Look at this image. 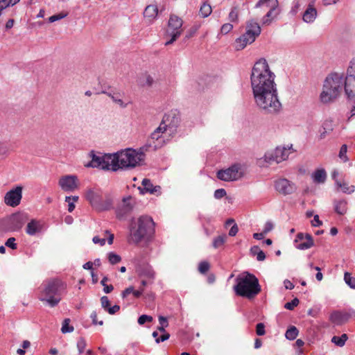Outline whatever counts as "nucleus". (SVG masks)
<instances>
[{"label":"nucleus","mask_w":355,"mask_h":355,"mask_svg":"<svg viewBox=\"0 0 355 355\" xmlns=\"http://www.w3.org/2000/svg\"><path fill=\"white\" fill-rule=\"evenodd\" d=\"M275 74L270 70L265 59L255 62L250 80L254 101L257 105L268 113H276L281 108L278 99Z\"/></svg>","instance_id":"1"},{"label":"nucleus","mask_w":355,"mask_h":355,"mask_svg":"<svg viewBox=\"0 0 355 355\" xmlns=\"http://www.w3.org/2000/svg\"><path fill=\"white\" fill-rule=\"evenodd\" d=\"M66 284L58 279H52L44 282L39 287L38 299L50 306H57L62 300L66 290Z\"/></svg>","instance_id":"2"},{"label":"nucleus","mask_w":355,"mask_h":355,"mask_svg":"<svg viewBox=\"0 0 355 355\" xmlns=\"http://www.w3.org/2000/svg\"><path fill=\"white\" fill-rule=\"evenodd\" d=\"M112 171L130 170L143 164L145 155L141 150L126 148L112 154Z\"/></svg>","instance_id":"3"},{"label":"nucleus","mask_w":355,"mask_h":355,"mask_svg":"<svg viewBox=\"0 0 355 355\" xmlns=\"http://www.w3.org/2000/svg\"><path fill=\"white\" fill-rule=\"evenodd\" d=\"M345 89V76L343 73H331L324 82L320 100L323 103H328L336 100Z\"/></svg>","instance_id":"4"},{"label":"nucleus","mask_w":355,"mask_h":355,"mask_svg":"<svg viewBox=\"0 0 355 355\" xmlns=\"http://www.w3.org/2000/svg\"><path fill=\"white\" fill-rule=\"evenodd\" d=\"M155 223L151 217L142 216L137 221L132 222L130 229L128 241L137 244L148 239L154 232Z\"/></svg>","instance_id":"5"},{"label":"nucleus","mask_w":355,"mask_h":355,"mask_svg":"<svg viewBox=\"0 0 355 355\" xmlns=\"http://www.w3.org/2000/svg\"><path fill=\"white\" fill-rule=\"evenodd\" d=\"M236 284L234 286V291L236 295L252 298L260 291L261 288L257 278L248 272H243L236 277Z\"/></svg>","instance_id":"6"},{"label":"nucleus","mask_w":355,"mask_h":355,"mask_svg":"<svg viewBox=\"0 0 355 355\" xmlns=\"http://www.w3.org/2000/svg\"><path fill=\"white\" fill-rule=\"evenodd\" d=\"M85 197L92 207L98 211L107 210L112 205L111 197L96 187L87 189Z\"/></svg>","instance_id":"7"},{"label":"nucleus","mask_w":355,"mask_h":355,"mask_svg":"<svg viewBox=\"0 0 355 355\" xmlns=\"http://www.w3.org/2000/svg\"><path fill=\"white\" fill-rule=\"evenodd\" d=\"M260 33L261 28L259 24L250 21L247 25L246 32L236 40V49L238 51L243 49L247 44L252 43Z\"/></svg>","instance_id":"8"},{"label":"nucleus","mask_w":355,"mask_h":355,"mask_svg":"<svg viewBox=\"0 0 355 355\" xmlns=\"http://www.w3.org/2000/svg\"><path fill=\"white\" fill-rule=\"evenodd\" d=\"M88 156L91 160L85 164V167L99 168L103 170L112 171V154L101 155L95 154L94 151H91Z\"/></svg>","instance_id":"9"},{"label":"nucleus","mask_w":355,"mask_h":355,"mask_svg":"<svg viewBox=\"0 0 355 355\" xmlns=\"http://www.w3.org/2000/svg\"><path fill=\"white\" fill-rule=\"evenodd\" d=\"M101 93L110 97L112 103L120 109H125L132 104L130 97L125 96L122 90L111 88L109 91L103 90Z\"/></svg>","instance_id":"10"},{"label":"nucleus","mask_w":355,"mask_h":355,"mask_svg":"<svg viewBox=\"0 0 355 355\" xmlns=\"http://www.w3.org/2000/svg\"><path fill=\"white\" fill-rule=\"evenodd\" d=\"M182 24L183 21L180 17L175 15H171L166 33L171 38L165 43V45L167 46L173 44L180 36L183 31L182 28Z\"/></svg>","instance_id":"11"},{"label":"nucleus","mask_w":355,"mask_h":355,"mask_svg":"<svg viewBox=\"0 0 355 355\" xmlns=\"http://www.w3.org/2000/svg\"><path fill=\"white\" fill-rule=\"evenodd\" d=\"M244 173L241 165L236 164L227 169L217 173V178L223 181H234L243 177Z\"/></svg>","instance_id":"12"},{"label":"nucleus","mask_w":355,"mask_h":355,"mask_svg":"<svg viewBox=\"0 0 355 355\" xmlns=\"http://www.w3.org/2000/svg\"><path fill=\"white\" fill-rule=\"evenodd\" d=\"M168 120V116L165 115L163 117L162 122L159 127L151 134L150 139L155 140L157 143L153 144L155 148H159L162 146L164 142L165 135L168 130V125L166 123V121Z\"/></svg>","instance_id":"13"},{"label":"nucleus","mask_w":355,"mask_h":355,"mask_svg":"<svg viewBox=\"0 0 355 355\" xmlns=\"http://www.w3.org/2000/svg\"><path fill=\"white\" fill-rule=\"evenodd\" d=\"M79 180L75 175H65L60 178L58 185L65 192H73L79 188Z\"/></svg>","instance_id":"14"},{"label":"nucleus","mask_w":355,"mask_h":355,"mask_svg":"<svg viewBox=\"0 0 355 355\" xmlns=\"http://www.w3.org/2000/svg\"><path fill=\"white\" fill-rule=\"evenodd\" d=\"M22 190L21 186H17L8 191L4 196L5 204L12 207L18 206L22 198Z\"/></svg>","instance_id":"15"},{"label":"nucleus","mask_w":355,"mask_h":355,"mask_svg":"<svg viewBox=\"0 0 355 355\" xmlns=\"http://www.w3.org/2000/svg\"><path fill=\"white\" fill-rule=\"evenodd\" d=\"M274 186L275 190L283 196L291 194L296 190L295 184L286 178L277 179Z\"/></svg>","instance_id":"16"},{"label":"nucleus","mask_w":355,"mask_h":355,"mask_svg":"<svg viewBox=\"0 0 355 355\" xmlns=\"http://www.w3.org/2000/svg\"><path fill=\"white\" fill-rule=\"evenodd\" d=\"M28 220V217L27 214L15 213L8 218V225L10 230L17 231L20 230Z\"/></svg>","instance_id":"17"},{"label":"nucleus","mask_w":355,"mask_h":355,"mask_svg":"<svg viewBox=\"0 0 355 355\" xmlns=\"http://www.w3.org/2000/svg\"><path fill=\"white\" fill-rule=\"evenodd\" d=\"M291 147L286 148L285 146H279L275 148L272 154L270 155H266V159H272L277 163H280L286 160L291 153Z\"/></svg>","instance_id":"18"},{"label":"nucleus","mask_w":355,"mask_h":355,"mask_svg":"<svg viewBox=\"0 0 355 355\" xmlns=\"http://www.w3.org/2000/svg\"><path fill=\"white\" fill-rule=\"evenodd\" d=\"M295 243L296 248L300 250H306L313 245L312 236L309 234H297Z\"/></svg>","instance_id":"19"},{"label":"nucleus","mask_w":355,"mask_h":355,"mask_svg":"<svg viewBox=\"0 0 355 355\" xmlns=\"http://www.w3.org/2000/svg\"><path fill=\"white\" fill-rule=\"evenodd\" d=\"M135 200L130 196L124 198L117 209V216L123 218L130 213L133 208Z\"/></svg>","instance_id":"20"},{"label":"nucleus","mask_w":355,"mask_h":355,"mask_svg":"<svg viewBox=\"0 0 355 355\" xmlns=\"http://www.w3.org/2000/svg\"><path fill=\"white\" fill-rule=\"evenodd\" d=\"M141 185L143 188L139 187L141 193H149L156 196H160L162 193V188L159 185H153L149 179L144 178L142 180Z\"/></svg>","instance_id":"21"},{"label":"nucleus","mask_w":355,"mask_h":355,"mask_svg":"<svg viewBox=\"0 0 355 355\" xmlns=\"http://www.w3.org/2000/svg\"><path fill=\"white\" fill-rule=\"evenodd\" d=\"M44 225V223L42 220L32 219L26 225V232L30 236H35L42 232Z\"/></svg>","instance_id":"22"},{"label":"nucleus","mask_w":355,"mask_h":355,"mask_svg":"<svg viewBox=\"0 0 355 355\" xmlns=\"http://www.w3.org/2000/svg\"><path fill=\"white\" fill-rule=\"evenodd\" d=\"M350 317L351 315L347 312L336 311L331 313L329 320L332 323L336 325H340L346 322Z\"/></svg>","instance_id":"23"},{"label":"nucleus","mask_w":355,"mask_h":355,"mask_svg":"<svg viewBox=\"0 0 355 355\" xmlns=\"http://www.w3.org/2000/svg\"><path fill=\"white\" fill-rule=\"evenodd\" d=\"M158 8L156 5H148L146 7L144 16L149 23L152 22L157 16Z\"/></svg>","instance_id":"24"},{"label":"nucleus","mask_w":355,"mask_h":355,"mask_svg":"<svg viewBox=\"0 0 355 355\" xmlns=\"http://www.w3.org/2000/svg\"><path fill=\"white\" fill-rule=\"evenodd\" d=\"M313 181L315 184H324L327 180V172L324 168L316 169L311 175Z\"/></svg>","instance_id":"25"},{"label":"nucleus","mask_w":355,"mask_h":355,"mask_svg":"<svg viewBox=\"0 0 355 355\" xmlns=\"http://www.w3.org/2000/svg\"><path fill=\"white\" fill-rule=\"evenodd\" d=\"M316 16V9L312 5H309L304 11L302 19L306 23H312L315 19Z\"/></svg>","instance_id":"26"},{"label":"nucleus","mask_w":355,"mask_h":355,"mask_svg":"<svg viewBox=\"0 0 355 355\" xmlns=\"http://www.w3.org/2000/svg\"><path fill=\"white\" fill-rule=\"evenodd\" d=\"M138 275L141 277H145L148 279H154L155 276V272L153 270V268L149 265H146L139 269Z\"/></svg>","instance_id":"27"},{"label":"nucleus","mask_w":355,"mask_h":355,"mask_svg":"<svg viewBox=\"0 0 355 355\" xmlns=\"http://www.w3.org/2000/svg\"><path fill=\"white\" fill-rule=\"evenodd\" d=\"M334 130V124L331 120H326L320 130V139H323L325 138L327 134H329Z\"/></svg>","instance_id":"28"},{"label":"nucleus","mask_w":355,"mask_h":355,"mask_svg":"<svg viewBox=\"0 0 355 355\" xmlns=\"http://www.w3.org/2000/svg\"><path fill=\"white\" fill-rule=\"evenodd\" d=\"M345 92L348 98L355 97V77L350 83L349 78H345Z\"/></svg>","instance_id":"29"},{"label":"nucleus","mask_w":355,"mask_h":355,"mask_svg":"<svg viewBox=\"0 0 355 355\" xmlns=\"http://www.w3.org/2000/svg\"><path fill=\"white\" fill-rule=\"evenodd\" d=\"M347 201L344 200L335 202L334 207L336 212L340 215H344L347 210Z\"/></svg>","instance_id":"30"},{"label":"nucleus","mask_w":355,"mask_h":355,"mask_svg":"<svg viewBox=\"0 0 355 355\" xmlns=\"http://www.w3.org/2000/svg\"><path fill=\"white\" fill-rule=\"evenodd\" d=\"M338 189H340L343 193L350 194L355 191V187L354 185H349L346 182H338L336 184Z\"/></svg>","instance_id":"31"},{"label":"nucleus","mask_w":355,"mask_h":355,"mask_svg":"<svg viewBox=\"0 0 355 355\" xmlns=\"http://www.w3.org/2000/svg\"><path fill=\"white\" fill-rule=\"evenodd\" d=\"M278 0H259L257 3V7L266 6L270 8L276 9L278 6Z\"/></svg>","instance_id":"32"},{"label":"nucleus","mask_w":355,"mask_h":355,"mask_svg":"<svg viewBox=\"0 0 355 355\" xmlns=\"http://www.w3.org/2000/svg\"><path fill=\"white\" fill-rule=\"evenodd\" d=\"M211 6L209 3L205 1L200 6L199 14L202 17H207L211 13Z\"/></svg>","instance_id":"33"},{"label":"nucleus","mask_w":355,"mask_h":355,"mask_svg":"<svg viewBox=\"0 0 355 355\" xmlns=\"http://www.w3.org/2000/svg\"><path fill=\"white\" fill-rule=\"evenodd\" d=\"M355 77V59H353L349 64V66L347 69V76L345 78H349V83L352 81H354Z\"/></svg>","instance_id":"34"},{"label":"nucleus","mask_w":355,"mask_h":355,"mask_svg":"<svg viewBox=\"0 0 355 355\" xmlns=\"http://www.w3.org/2000/svg\"><path fill=\"white\" fill-rule=\"evenodd\" d=\"M348 339V336L346 334H343L341 336H334L331 338V342L334 343L336 345L339 347H343L345 345V342Z\"/></svg>","instance_id":"35"},{"label":"nucleus","mask_w":355,"mask_h":355,"mask_svg":"<svg viewBox=\"0 0 355 355\" xmlns=\"http://www.w3.org/2000/svg\"><path fill=\"white\" fill-rule=\"evenodd\" d=\"M227 236L225 234L219 235L214 238L213 240V247L214 248H219L224 245L226 242Z\"/></svg>","instance_id":"36"},{"label":"nucleus","mask_w":355,"mask_h":355,"mask_svg":"<svg viewBox=\"0 0 355 355\" xmlns=\"http://www.w3.org/2000/svg\"><path fill=\"white\" fill-rule=\"evenodd\" d=\"M298 329L295 326L290 327L286 331L285 336L288 340H294L298 335Z\"/></svg>","instance_id":"37"},{"label":"nucleus","mask_w":355,"mask_h":355,"mask_svg":"<svg viewBox=\"0 0 355 355\" xmlns=\"http://www.w3.org/2000/svg\"><path fill=\"white\" fill-rule=\"evenodd\" d=\"M78 200V196H67L65 202L68 203V211L72 212L75 209V202Z\"/></svg>","instance_id":"38"},{"label":"nucleus","mask_w":355,"mask_h":355,"mask_svg":"<svg viewBox=\"0 0 355 355\" xmlns=\"http://www.w3.org/2000/svg\"><path fill=\"white\" fill-rule=\"evenodd\" d=\"M276 9L270 8L266 16L263 18V24H270L274 17L277 15V12L274 13Z\"/></svg>","instance_id":"39"},{"label":"nucleus","mask_w":355,"mask_h":355,"mask_svg":"<svg viewBox=\"0 0 355 355\" xmlns=\"http://www.w3.org/2000/svg\"><path fill=\"white\" fill-rule=\"evenodd\" d=\"M344 281L351 288L355 289V277H352L351 273L345 272Z\"/></svg>","instance_id":"40"},{"label":"nucleus","mask_w":355,"mask_h":355,"mask_svg":"<svg viewBox=\"0 0 355 355\" xmlns=\"http://www.w3.org/2000/svg\"><path fill=\"white\" fill-rule=\"evenodd\" d=\"M107 259L109 262L112 265L118 263L121 261V257L113 252L107 254Z\"/></svg>","instance_id":"41"},{"label":"nucleus","mask_w":355,"mask_h":355,"mask_svg":"<svg viewBox=\"0 0 355 355\" xmlns=\"http://www.w3.org/2000/svg\"><path fill=\"white\" fill-rule=\"evenodd\" d=\"M347 146L345 144H343L340 149L338 157L343 162H347L348 161V157L347 155Z\"/></svg>","instance_id":"42"},{"label":"nucleus","mask_w":355,"mask_h":355,"mask_svg":"<svg viewBox=\"0 0 355 355\" xmlns=\"http://www.w3.org/2000/svg\"><path fill=\"white\" fill-rule=\"evenodd\" d=\"M70 320L65 319L62 323V327L61 331L63 334L72 332L73 331V327L69 325Z\"/></svg>","instance_id":"43"},{"label":"nucleus","mask_w":355,"mask_h":355,"mask_svg":"<svg viewBox=\"0 0 355 355\" xmlns=\"http://www.w3.org/2000/svg\"><path fill=\"white\" fill-rule=\"evenodd\" d=\"M239 18V10L236 7L232 9L229 14V19L232 22H236Z\"/></svg>","instance_id":"44"},{"label":"nucleus","mask_w":355,"mask_h":355,"mask_svg":"<svg viewBox=\"0 0 355 355\" xmlns=\"http://www.w3.org/2000/svg\"><path fill=\"white\" fill-rule=\"evenodd\" d=\"M299 300L294 298L291 302H287L284 305V308L288 310H293L299 304Z\"/></svg>","instance_id":"45"},{"label":"nucleus","mask_w":355,"mask_h":355,"mask_svg":"<svg viewBox=\"0 0 355 355\" xmlns=\"http://www.w3.org/2000/svg\"><path fill=\"white\" fill-rule=\"evenodd\" d=\"M210 268L209 263L207 261H202L198 265V270L200 272L204 274L209 270Z\"/></svg>","instance_id":"46"},{"label":"nucleus","mask_w":355,"mask_h":355,"mask_svg":"<svg viewBox=\"0 0 355 355\" xmlns=\"http://www.w3.org/2000/svg\"><path fill=\"white\" fill-rule=\"evenodd\" d=\"M66 16H67V13H63V12H61V13H59L57 15H54L49 18V21L50 23H53L54 21H56L58 20L64 18Z\"/></svg>","instance_id":"47"},{"label":"nucleus","mask_w":355,"mask_h":355,"mask_svg":"<svg viewBox=\"0 0 355 355\" xmlns=\"http://www.w3.org/2000/svg\"><path fill=\"white\" fill-rule=\"evenodd\" d=\"M86 341L84 338H80L77 342V347L79 351V353L81 354L84 352L85 347H86Z\"/></svg>","instance_id":"48"},{"label":"nucleus","mask_w":355,"mask_h":355,"mask_svg":"<svg viewBox=\"0 0 355 355\" xmlns=\"http://www.w3.org/2000/svg\"><path fill=\"white\" fill-rule=\"evenodd\" d=\"M15 241H16L15 238H14V237H10V238H9V239L6 241V242L5 245H6L8 248H11V249H12V250H15V249H17V243H15Z\"/></svg>","instance_id":"49"},{"label":"nucleus","mask_w":355,"mask_h":355,"mask_svg":"<svg viewBox=\"0 0 355 355\" xmlns=\"http://www.w3.org/2000/svg\"><path fill=\"white\" fill-rule=\"evenodd\" d=\"M143 78H144V80H143L144 86L150 87L153 85L154 80L151 76H150L148 74H146L144 76Z\"/></svg>","instance_id":"50"},{"label":"nucleus","mask_w":355,"mask_h":355,"mask_svg":"<svg viewBox=\"0 0 355 355\" xmlns=\"http://www.w3.org/2000/svg\"><path fill=\"white\" fill-rule=\"evenodd\" d=\"M153 317L147 315H142L138 318V323L140 325L145 324L146 322H151Z\"/></svg>","instance_id":"51"},{"label":"nucleus","mask_w":355,"mask_h":355,"mask_svg":"<svg viewBox=\"0 0 355 355\" xmlns=\"http://www.w3.org/2000/svg\"><path fill=\"white\" fill-rule=\"evenodd\" d=\"M232 28L233 26L230 23H227L222 26L220 28V32L222 34L226 35L228 33H230L232 30Z\"/></svg>","instance_id":"52"},{"label":"nucleus","mask_w":355,"mask_h":355,"mask_svg":"<svg viewBox=\"0 0 355 355\" xmlns=\"http://www.w3.org/2000/svg\"><path fill=\"white\" fill-rule=\"evenodd\" d=\"M101 304L102 307L107 311L110 307V300L107 296H103L101 298Z\"/></svg>","instance_id":"53"},{"label":"nucleus","mask_w":355,"mask_h":355,"mask_svg":"<svg viewBox=\"0 0 355 355\" xmlns=\"http://www.w3.org/2000/svg\"><path fill=\"white\" fill-rule=\"evenodd\" d=\"M256 333L259 336H263L265 334V326L263 323H258L256 327Z\"/></svg>","instance_id":"54"},{"label":"nucleus","mask_w":355,"mask_h":355,"mask_svg":"<svg viewBox=\"0 0 355 355\" xmlns=\"http://www.w3.org/2000/svg\"><path fill=\"white\" fill-rule=\"evenodd\" d=\"M198 28L199 26H193V27H191L187 33L186 38L189 39L192 37L196 33Z\"/></svg>","instance_id":"55"},{"label":"nucleus","mask_w":355,"mask_h":355,"mask_svg":"<svg viewBox=\"0 0 355 355\" xmlns=\"http://www.w3.org/2000/svg\"><path fill=\"white\" fill-rule=\"evenodd\" d=\"M90 318H92V323L94 324H99V325H103V320H98L97 319V313L96 311H93L92 313H91V315H90Z\"/></svg>","instance_id":"56"},{"label":"nucleus","mask_w":355,"mask_h":355,"mask_svg":"<svg viewBox=\"0 0 355 355\" xmlns=\"http://www.w3.org/2000/svg\"><path fill=\"white\" fill-rule=\"evenodd\" d=\"M225 196H226V191L223 189H218L216 190L214 192V197L216 199H220L223 198Z\"/></svg>","instance_id":"57"},{"label":"nucleus","mask_w":355,"mask_h":355,"mask_svg":"<svg viewBox=\"0 0 355 355\" xmlns=\"http://www.w3.org/2000/svg\"><path fill=\"white\" fill-rule=\"evenodd\" d=\"M311 225L314 227H320L322 225V222L319 219L318 215H315L311 220Z\"/></svg>","instance_id":"58"},{"label":"nucleus","mask_w":355,"mask_h":355,"mask_svg":"<svg viewBox=\"0 0 355 355\" xmlns=\"http://www.w3.org/2000/svg\"><path fill=\"white\" fill-rule=\"evenodd\" d=\"M309 266L311 268H314L315 270L318 271L315 275V277L318 281L320 282L323 278V275L322 272H320V268L318 266L313 267L312 263H311Z\"/></svg>","instance_id":"59"},{"label":"nucleus","mask_w":355,"mask_h":355,"mask_svg":"<svg viewBox=\"0 0 355 355\" xmlns=\"http://www.w3.org/2000/svg\"><path fill=\"white\" fill-rule=\"evenodd\" d=\"M239 227L238 225L234 223L229 231V236H234L238 233Z\"/></svg>","instance_id":"60"},{"label":"nucleus","mask_w":355,"mask_h":355,"mask_svg":"<svg viewBox=\"0 0 355 355\" xmlns=\"http://www.w3.org/2000/svg\"><path fill=\"white\" fill-rule=\"evenodd\" d=\"M93 242L95 244H99L100 245H103L105 243V239H101L99 236H96L92 239Z\"/></svg>","instance_id":"61"},{"label":"nucleus","mask_w":355,"mask_h":355,"mask_svg":"<svg viewBox=\"0 0 355 355\" xmlns=\"http://www.w3.org/2000/svg\"><path fill=\"white\" fill-rule=\"evenodd\" d=\"M133 290H134L133 286H130V287L125 288L122 292V297L125 298L128 295H130V293H132Z\"/></svg>","instance_id":"62"},{"label":"nucleus","mask_w":355,"mask_h":355,"mask_svg":"<svg viewBox=\"0 0 355 355\" xmlns=\"http://www.w3.org/2000/svg\"><path fill=\"white\" fill-rule=\"evenodd\" d=\"M119 310H120V306L119 305H114L112 307H109V309H107V311L110 314L113 315V314L116 313V312H118Z\"/></svg>","instance_id":"63"},{"label":"nucleus","mask_w":355,"mask_h":355,"mask_svg":"<svg viewBox=\"0 0 355 355\" xmlns=\"http://www.w3.org/2000/svg\"><path fill=\"white\" fill-rule=\"evenodd\" d=\"M272 228H273L272 223L270 222H268L265 225L264 230H263V232L266 234L268 232H269Z\"/></svg>","instance_id":"64"}]
</instances>
